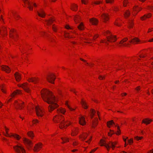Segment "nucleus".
Segmentation results:
<instances>
[{"instance_id": "obj_1", "label": "nucleus", "mask_w": 153, "mask_h": 153, "mask_svg": "<svg viewBox=\"0 0 153 153\" xmlns=\"http://www.w3.org/2000/svg\"><path fill=\"white\" fill-rule=\"evenodd\" d=\"M41 95L44 100L50 104L48 108L49 111H51L58 106L55 96L49 91L45 90L42 91Z\"/></svg>"}, {"instance_id": "obj_51", "label": "nucleus", "mask_w": 153, "mask_h": 153, "mask_svg": "<svg viewBox=\"0 0 153 153\" xmlns=\"http://www.w3.org/2000/svg\"><path fill=\"white\" fill-rule=\"evenodd\" d=\"M128 143L130 144H131L133 142V140L132 139H131L129 140L128 139Z\"/></svg>"}, {"instance_id": "obj_12", "label": "nucleus", "mask_w": 153, "mask_h": 153, "mask_svg": "<svg viewBox=\"0 0 153 153\" xmlns=\"http://www.w3.org/2000/svg\"><path fill=\"white\" fill-rule=\"evenodd\" d=\"M19 86L22 88L24 90L27 92L29 93L30 91L29 88L27 86V84L26 83H24L22 85H21Z\"/></svg>"}, {"instance_id": "obj_52", "label": "nucleus", "mask_w": 153, "mask_h": 153, "mask_svg": "<svg viewBox=\"0 0 153 153\" xmlns=\"http://www.w3.org/2000/svg\"><path fill=\"white\" fill-rule=\"evenodd\" d=\"M82 2L85 4H86L87 3V2H88V0H81Z\"/></svg>"}, {"instance_id": "obj_64", "label": "nucleus", "mask_w": 153, "mask_h": 153, "mask_svg": "<svg viewBox=\"0 0 153 153\" xmlns=\"http://www.w3.org/2000/svg\"><path fill=\"white\" fill-rule=\"evenodd\" d=\"M148 153H153V149L150 150V152H149Z\"/></svg>"}, {"instance_id": "obj_53", "label": "nucleus", "mask_w": 153, "mask_h": 153, "mask_svg": "<svg viewBox=\"0 0 153 153\" xmlns=\"http://www.w3.org/2000/svg\"><path fill=\"white\" fill-rule=\"evenodd\" d=\"M33 123L36 124V123H38L39 122V121L38 120L35 119L33 120Z\"/></svg>"}, {"instance_id": "obj_43", "label": "nucleus", "mask_w": 153, "mask_h": 153, "mask_svg": "<svg viewBox=\"0 0 153 153\" xmlns=\"http://www.w3.org/2000/svg\"><path fill=\"white\" fill-rule=\"evenodd\" d=\"M77 130L75 129L74 130L72 131V132L71 134L73 136H74L75 135H76L77 134Z\"/></svg>"}, {"instance_id": "obj_28", "label": "nucleus", "mask_w": 153, "mask_h": 153, "mask_svg": "<svg viewBox=\"0 0 153 153\" xmlns=\"http://www.w3.org/2000/svg\"><path fill=\"white\" fill-rule=\"evenodd\" d=\"M78 29L80 30H82L84 29V26L82 23H81L77 26Z\"/></svg>"}, {"instance_id": "obj_38", "label": "nucleus", "mask_w": 153, "mask_h": 153, "mask_svg": "<svg viewBox=\"0 0 153 153\" xmlns=\"http://www.w3.org/2000/svg\"><path fill=\"white\" fill-rule=\"evenodd\" d=\"M81 104L82 105L83 107L85 109H87L88 108L85 102L82 101L81 102Z\"/></svg>"}, {"instance_id": "obj_35", "label": "nucleus", "mask_w": 153, "mask_h": 153, "mask_svg": "<svg viewBox=\"0 0 153 153\" xmlns=\"http://www.w3.org/2000/svg\"><path fill=\"white\" fill-rule=\"evenodd\" d=\"M20 91L17 90L16 91H14L11 94V96L13 97L14 96L17 94H20Z\"/></svg>"}, {"instance_id": "obj_54", "label": "nucleus", "mask_w": 153, "mask_h": 153, "mask_svg": "<svg viewBox=\"0 0 153 153\" xmlns=\"http://www.w3.org/2000/svg\"><path fill=\"white\" fill-rule=\"evenodd\" d=\"M65 28L67 29H72V28H71L69 25H67L65 26Z\"/></svg>"}, {"instance_id": "obj_36", "label": "nucleus", "mask_w": 153, "mask_h": 153, "mask_svg": "<svg viewBox=\"0 0 153 153\" xmlns=\"http://www.w3.org/2000/svg\"><path fill=\"white\" fill-rule=\"evenodd\" d=\"M28 135L31 138H33L34 137V134L33 132L30 131L27 133Z\"/></svg>"}, {"instance_id": "obj_8", "label": "nucleus", "mask_w": 153, "mask_h": 153, "mask_svg": "<svg viewBox=\"0 0 153 153\" xmlns=\"http://www.w3.org/2000/svg\"><path fill=\"white\" fill-rule=\"evenodd\" d=\"M55 78V75L53 74H51L48 75L46 77V79L48 81L53 84L54 83V81Z\"/></svg>"}, {"instance_id": "obj_49", "label": "nucleus", "mask_w": 153, "mask_h": 153, "mask_svg": "<svg viewBox=\"0 0 153 153\" xmlns=\"http://www.w3.org/2000/svg\"><path fill=\"white\" fill-rule=\"evenodd\" d=\"M114 0H105L106 2L107 3H111L113 2Z\"/></svg>"}, {"instance_id": "obj_3", "label": "nucleus", "mask_w": 153, "mask_h": 153, "mask_svg": "<svg viewBox=\"0 0 153 153\" xmlns=\"http://www.w3.org/2000/svg\"><path fill=\"white\" fill-rule=\"evenodd\" d=\"M106 33L107 34H109V35L107 37V41H104L102 40L101 41V42H104L108 44L107 41L111 42L116 41L117 39L116 36L113 35L109 31H107Z\"/></svg>"}, {"instance_id": "obj_24", "label": "nucleus", "mask_w": 153, "mask_h": 153, "mask_svg": "<svg viewBox=\"0 0 153 153\" xmlns=\"http://www.w3.org/2000/svg\"><path fill=\"white\" fill-rule=\"evenodd\" d=\"M151 15V14L150 13H149L147 14H145L143 16L141 17V19L142 20H144L146 18H148L150 17Z\"/></svg>"}, {"instance_id": "obj_2", "label": "nucleus", "mask_w": 153, "mask_h": 153, "mask_svg": "<svg viewBox=\"0 0 153 153\" xmlns=\"http://www.w3.org/2000/svg\"><path fill=\"white\" fill-rule=\"evenodd\" d=\"M53 120L56 123H60L59 127L61 128H62L65 127L64 124V120L62 116L56 115L54 117Z\"/></svg>"}, {"instance_id": "obj_6", "label": "nucleus", "mask_w": 153, "mask_h": 153, "mask_svg": "<svg viewBox=\"0 0 153 153\" xmlns=\"http://www.w3.org/2000/svg\"><path fill=\"white\" fill-rule=\"evenodd\" d=\"M5 129L6 132V135L5 134L4 132H3L4 134L6 136L9 137H11V136L13 137H14L16 138L18 140H19L20 138V137L19 135L16 134H11L10 135L8 133V130H9V129L7 128L6 127H5Z\"/></svg>"}, {"instance_id": "obj_46", "label": "nucleus", "mask_w": 153, "mask_h": 153, "mask_svg": "<svg viewBox=\"0 0 153 153\" xmlns=\"http://www.w3.org/2000/svg\"><path fill=\"white\" fill-rule=\"evenodd\" d=\"M143 138V137H139L138 136H136L135 137V138L137 140H141Z\"/></svg>"}, {"instance_id": "obj_18", "label": "nucleus", "mask_w": 153, "mask_h": 153, "mask_svg": "<svg viewBox=\"0 0 153 153\" xmlns=\"http://www.w3.org/2000/svg\"><path fill=\"white\" fill-rule=\"evenodd\" d=\"M98 119L95 118L92 122V126L93 128L95 127L98 124Z\"/></svg>"}, {"instance_id": "obj_23", "label": "nucleus", "mask_w": 153, "mask_h": 153, "mask_svg": "<svg viewBox=\"0 0 153 153\" xmlns=\"http://www.w3.org/2000/svg\"><path fill=\"white\" fill-rule=\"evenodd\" d=\"M101 17L104 20V22H105L108 19V15L107 14H103L102 15Z\"/></svg>"}, {"instance_id": "obj_47", "label": "nucleus", "mask_w": 153, "mask_h": 153, "mask_svg": "<svg viewBox=\"0 0 153 153\" xmlns=\"http://www.w3.org/2000/svg\"><path fill=\"white\" fill-rule=\"evenodd\" d=\"M52 29L54 31L56 32V31L57 28L54 25H53L52 26Z\"/></svg>"}, {"instance_id": "obj_55", "label": "nucleus", "mask_w": 153, "mask_h": 153, "mask_svg": "<svg viewBox=\"0 0 153 153\" xmlns=\"http://www.w3.org/2000/svg\"><path fill=\"white\" fill-rule=\"evenodd\" d=\"M105 77V76H100L99 77V79H103Z\"/></svg>"}, {"instance_id": "obj_29", "label": "nucleus", "mask_w": 153, "mask_h": 153, "mask_svg": "<svg viewBox=\"0 0 153 153\" xmlns=\"http://www.w3.org/2000/svg\"><path fill=\"white\" fill-rule=\"evenodd\" d=\"M133 23L132 19H129L128 22V27L129 28L133 27Z\"/></svg>"}, {"instance_id": "obj_25", "label": "nucleus", "mask_w": 153, "mask_h": 153, "mask_svg": "<svg viewBox=\"0 0 153 153\" xmlns=\"http://www.w3.org/2000/svg\"><path fill=\"white\" fill-rule=\"evenodd\" d=\"M90 21L94 25H97L98 21V20L94 18L90 19Z\"/></svg>"}, {"instance_id": "obj_56", "label": "nucleus", "mask_w": 153, "mask_h": 153, "mask_svg": "<svg viewBox=\"0 0 153 153\" xmlns=\"http://www.w3.org/2000/svg\"><path fill=\"white\" fill-rule=\"evenodd\" d=\"M77 144V143L76 141H75L73 142V145L74 146L76 145Z\"/></svg>"}, {"instance_id": "obj_27", "label": "nucleus", "mask_w": 153, "mask_h": 153, "mask_svg": "<svg viewBox=\"0 0 153 153\" xmlns=\"http://www.w3.org/2000/svg\"><path fill=\"white\" fill-rule=\"evenodd\" d=\"M37 13L38 15L42 17H44L45 16V14L44 12L42 10L40 12L37 11Z\"/></svg>"}, {"instance_id": "obj_44", "label": "nucleus", "mask_w": 153, "mask_h": 153, "mask_svg": "<svg viewBox=\"0 0 153 153\" xmlns=\"http://www.w3.org/2000/svg\"><path fill=\"white\" fill-rule=\"evenodd\" d=\"M91 114L93 116H94V115L95 113V111L93 109H91Z\"/></svg>"}, {"instance_id": "obj_31", "label": "nucleus", "mask_w": 153, "mask_h": 153, "mask_svg": "<svg viewBox=\"0 0 153 153\" xmlns=\"http://www.w3.org/2000/svg\"><path fill=\"white\" fill-rule=\"evenodd\" d=\"M142 9L140 7H139L137 5L135 6L134 7L133 10L134 11L138 12L140 10Z\"/></svg>"}, {"instance_id": "obj_61", "label": "nucleus", "mask_w": 153, "mask_h": 153, "mask_svg": "<svg viewBox=\"0 0 153 153\" xmlns=\"http://www.w3.org/2000/svg\"><path fill=\"white\" fill-rule=\"evenodd\" d=\"M115 25L117 26H120V25L119 24L118 22H115Z\"/></svg>"}, {"instance_id": "obj_16", "label": "nucleus", "mask_w": 153, "mask_h": 153, "mask_svg": "<svg viewBox=\"0 0 153 153\" xmlns=\"http://www.w3.org/2000/svg\"><path fill=\"white\" fill-rule=\"evenodd\" d=\"M79 122L80 124L82 126L84 125L85 124L86 122L84 117L82 116L79 117Z\"/></svg>"}, {"instance_id": "obj_39", "label": "nucleus", "mask_w": 153, "mask_h": 153, "mask_svg": "<svg viewBox=\"0 0 153 153\" xmlns=\"http://www.w3.org/2000/svg\"><path fill=\"white\" fill-rule=\"evenodd\" d=\"M58 112L61 113L63 114H64L65 111V110L63 108H60L58 110Z\"/></svg>"}, {"instance_id": "obj_11", "label": "nucleus", "mask_w": 153, "mask_h": 153, "mask_svg": "<svg viewBox=\"0 0 153 153\" xmlns=\"http://www.w3.org/2000/svg\"><path fill=\"white\" fill-rule=\"evenodd\" d=\"M23 141L25 144L28 146L27 147V148L28 150H30L31 147L30 145L32 143L31 141L26 138H24Z\"/></svg>"}, {"instance_id": "obj_4", "label": "nucleus", "mask_w": 153, "mask_h": 153, "mask_svg": "<svg viewBox=\"0 0 153 153\" xmlns=\"http://www.w3.org/2000/svg\"><path fill=\"white\" fill-rule=\"evenodd\" d=\"M100 144H101V146H104L107 149L108 151L109 150V148L111 147L113 149H114L115 147L114 145V144L113 142H110L109 144H107L106 143L105 141L102 139H101L100 141Z\"/></svg>"}, {"instance_id": "obj_33", "label": "nucleus", "mask_w": 153, "mask_h": 153, "mask_svg": "<svg viewBox=\"0 0 153 153\" xmlns=\"http://www.w3.org/2000/svg\"><path fill=\"white\" fill-rule=\"evenodd\" d=\"M54 21V20L53 18H51L48 20H46L45 22L48 25H49L51 24Z\"/></svg>"}, {"instance_id": "obj_26", "label": "nucleus", "mask_w": 153, "mask_h": 153, "mask_svg": "<svg viewBox=\"0 0 153 153\" xmlns=\"http://www.w3.org/2000/svg\"><path fill=\"white\" fill-rule=\"evenodd\" d=\"M152 121V120L151 119H149L148 118H146L142 120V123H145L146 124H149Z\"/></svg>"}, {"instance_id": "obj_5", "label": "nucleus", "mask_w": 153, "mask_h": 153, "mask_svg": "<svg viewBox=\"0 0 153 153\" xmlns=\"http://www.w3.org/2000/svg\"><path fill=\"white\" fill-rule=\"evenodd\" d=\"M13 148L15 151L17 153H21V151L22 153H26L25 149L22 146L16 145L14 146Z\"/></svg>"}, {"instance_id": "obj_50", "label": "nucleus", "mask_w": 153, "mask_h": 153, "mask_svg": "<svg viewBox=\"0 0 153 153\" xmlns=\"http://www.w3.org/2000/svg\"><path fill=\"white\" fill-rule=\"evenodd\" d=\"M110 131L111 132H112V133H108V135L109 136H111L112 134H114L115 133H114V132L112 131V130H110Z\"/></svg>"}, {"instance_id": "obj_17", "label": "nucleus", "mask_w": 153, "mask_h": 153, "mask_svg": "<svg viewBox=\"0 0 153 153\" xmlns=\"http://www.w3.org/2000/svg\"><path fill=\"white\" fill-rule=\"evenodd\" d=\"M128 38H124L120 42V46H126L127 45H128V44H126V43H124V42L128 40Z\"/></svg>"}, {"instance_id": "obj_15", "label": "nucleus", "mask_w": 153, "mask_h": 153, "mask_svg": "<svg viewBox=\"0 0 153 153\" xmlns=\"http://www.w3.org/2000/svg\"><path fill=\"white\" fill-rule=\"evenodd\" d=\"M39 80V79L38 78L34 77L29 78L28 81L29 82H31L34 83H36L38 82Z\"/></svg>"}, {"instance_id": "obj_42", "label": "nucleus", "mask_w": 153, "mask_h": 153, "mask_svg": "<svg viewBox=\"0 0 153 153\" xmlns=\"http://www.w3.org/2000/svg\"><path fill=\"white\" fill-rule=\"evenodd\" d=\"M65 37L68 38H70L72 37V36L69 35V33H65Z\"/></svg>"}, {"instance_id": "obj_30", "label": "nucleus", "mask_w": 153, "mask_h": 153, "mask_svg": "<svg viewBox=\"0 0 153 153\" xmlns=\"http://www.w3.org/2000/svg\"><path fill=\"white\" fill-rule=\"evenodd\" d=\"M87 134L84 133L83 134L82 136H80L79 137L83 141L87 138Z\"/></svg>"}, {"instance_id": "obj_58", "label": "nucleus", "mask_w": 153, "mask_h": 153, "mask_svg": "<svg viewBox=\"0 0 153 153\" xmlns=\"http://www.w3.org/2000/svg\"><path fill=\"white\" fill-rule=\"evenodd\" d=\"M68 108H69L70 109V110L71 111H73L74 110V109L70 107L68 105Z\"/></svg>"}, {"instance_id": "obj_45", "label": "nucleus", "mask_w": 153, "mask_h": 153, "mask_svg": "<svg viewBox=\"0 0 153 153\" xmlns=\"http://www.w3.org/2000/svg\"><path fill=\"white\" fill-rule=\"evenodd\" d=\"M1 91H2V92H3L4 93H6V92L5 91L4 89V87L3 85H1Z\"/></svg>"}, {"instance_id": "obj_60", "label": "nucleus", "mask_w": 153, "mask_h": 153, "mask_svg": "<svg viewBox=\"0 0 153 153\" xmlns=\"http://www.w3.org/2000/svg\"><path fill=\"white\" fill-rule=\"evenodd\" d=\"M71 91L73 92L74 93H75L76 94V91L74 90V89H71Z\"/></svg>"}, {"instance_id": "obj_37", "label": "nucleus", "mask_w": 153, "mask_h": 153, "mask_svg": "<svg viewBox=\"0 0 153 153\" xmlns=\"http://www.w3.org/2000/svg\"><path fill=\"white\" fill-rule=\"evenodd\" d=\"M130 12L128 10H127L126 12H124V15L125 18H127L130 15Z\"/></svg>"}, {"instance_id": "obj_7", "label": "nucleus", "mask_w": 153, "mask_h": 153, "mask_svg": "<svg viewBox=\"0 0 153 153\" xmlns=\"http://www.w3.org/2000/svg\"><path fill=\"white\" fill-rule=\"evenodd\" d=\"M35 110L36 114L39 117H41L43 115V112L42 109L39 106L35 107Z\"/></svg>"}, {"instance_id": "obj_14", "label": "nucleus", "mask_w": 153, "mask_h": 153, "mask_svg": "<svg viewBox=\"0 0 153 153\" xmlns=\"http://www.w3.org/2000/svg\"><path fill=\"white\" fill-rule=\"evenodd\" d=\"M42 147V143H39L36 144L34 147L33 150L34 152H37L38 151L39 149L41 148Z\"/></svg>"}, {"instance_id": "obj_41", "label": "nucleus", "mask_w": 153, "mask_h": 153, "mask_svg": "<svg viewBox=\"0 0 153 153\" xmlns=\"http://www.w3.org/2000/svg\"><path fill=\"white\" fill-rule=\"evenodd\" d=\"M80 18L79 17V16L75 17V22L76 23H77V21H80Z\"/></svg>"}, {"instance_id": "obj_20", "label": "nucleus", "mask_w": 153, "mask_h": 153, "mask_svg": "<svg viewBox=\"0 0 153 153\" xmlns=\"http://www.w3.org/2000/svg\"><path fill=\"white\" fill-rule=\"evenodd\" d=\"M14 31L15 30H12L10 31V37L13 39L14 40H15L16 37V36H17L16 34L13 33H14Z\"/></svg>"}, {"instance_id": "obj_40", "label": "nucleus", "mask_w": 153, "mask_h": 153, "mask_svg": "<svg viewBox=\"0 0 153 153\" xmlns=\"http://www.w3.org/2000/svg\"><path fill=\"white\" fill-rule=\"evenodd\" d=\"M61 139L63 140L62 143H64L66 142H68L69 141L68 138L66 137H65L64 138L63 137H62Z\"/></svg>"}, {"instance_id": "obj_10", "label": "nucleus", "mask_w": 153, "mask_h": 153, "mask_svg": "<svg viewBox=\"0 0 153 153\" xmlns=\"http://www.w3.org/2000/svg\"><path fill=\"white\" fill-rule=\"evenodd\" d=\"M113 124H114L115 126L117 127V131L116 133V134H119L120 133V131L119 129V127L118 126L117 124L115 125V123L113 122L112 120H111L108 122L107 123V126L108 127L110 128V125H112Z\"/></svg>"}, {"instance_id": "obj_57", "label": "nucleus", "mask_w": 153, "mask_h": 153, "mask_svg": "<svg viewBox=\"0 0 153 153\" xmlns=\"http://www.w3.org/2000/svg\"><path fill=\"white\" fill-rule=\"evenodd\" d=\"M102 2H100V1H97V2H95L94 3L96 4H100V3H102Z\"/></svg>"}, {"instance_id": "obj_9", "label": "nucleus", "mask_w": 153, "mask_h": 153, "mask_svg": "<svg viewBox=\"0 0 153 153\" xmlns=\"http://www.w3.org/2000/svg\"><path fill=\"white\" fill-rule=\"evenodd\" d=\"M21 102H18L17 101H15V108L16 109H21L23 107V105L24 102H23L21 101Z\"/></svg>"}, {"instance_id": "obj_34", "label": "nucleus", "mask_w": 153, "mask_h": 153, "mask_svg": "<svg viewBox=\"0 0 153 153\" xmlns=\"http://www.w3.org/2000/svg\"><path fill=\"white\" fill-rule=\"evenodd\" d=\"M77 6L76 4H73L72 5L71 7V10L74 11H76L77 9Z\"/></svg>"}, {"instance_id": "obj_48", "label": "nucleus", "mask_w": 153, "mask_h": 153, "mask_svg": "<svg viewBox=\"0 0 153 153\" xmlns=\"http://www.w3.org/2000/svg\"><path fill=\"white\" fill-rule=\"evenodd\" d=\"M128 3L127 0H124L123 1V6H126L127 3Z\"/></svg>"}, {"instance_id": "obj_63", "label": "nucleus", "mask_w": 153, "mask_h": 153, "mask_svg": "<svg viewBox=\"0 0 153 153\" xmlns=\"http://www.w3.org/2000/svg\"><path fill=\"white\" fill-rule=\"evenodd\" d=\"M97 149H94L92 151H91L90 153H92V152H94V151H96V150Z\"/></svg>"}, {"instance_id": "obj_62", "label": "nucleus", "mask_w": 153, "mask_h": 153, "mask_svg": "<svg viewBox=\"0 0 153 153\" xmlns=\"http://www.w3.org/2000/svg\"><path fill=\"white\" fill-rule=\"evenodd\" d=\"M19 16L18 15H16V16H15V18L16 19H18V17H19Z\"/></svg>"}, {"instance_id": "obj_21", "label": "nucleus", "mask_w": 153, "mask_h": 153, "mask_svg": "<svg viewBox=\"0 0 153 153\" xmlns=\"http://www.w3.org/2000/svg\"><path fill=\"white\" fill-rule=\"evenodd\" d=\"M2 69L3 71H5L7 73H9L10 71V68L7 66H4L2 67Z\"/></svg>"}, {"instance_id": "obj_59", "label": "nucleus", "mask_w": 153, "mask_h": 153, "mask_svg": "<svg viewBox=\"0 0 153 153\" xmlns=\"http://www.w3.org/2000/svg\"><path fill=\"white\" fill-rule=\"evenodd\" d=\"M98 37V36L97 35H95L94 36V39H96Z\"/></svg>"}, {"instance_id": "obj_32", "label": "nucleus", "mask_w": 153, "mask_h": 153, "mask_svg": "<svg viewBox=\"0 0 153 153\" xmlns=\"http://www.w3.org/2000/svg\"><path fill=\"white\" fill-rule=\"evenodd\" d=\"M0 34L1 35H6L7 32L6 31V29L5 28H3L1 31H0Z\"/></svg>"}, {"instance_id": "obj_22", "label": "nucleus", "mask_w": 153, "mask_h": 153, "mask_svg": "<svg viewBox=\"0 0 153 153\" xmlns=\"http://www.w3.org/2000/svg\"><path fill=\"white\" fill-rule=\"evenodd\" d=\"M15 78L17 81H19L21 79V75L18 72H16L15 74Z\"/></svg>"}, {"instance_id": "obj_13", "label": "nucleus", "mask_w": 153, "mask_h": 153, "mask_svg": "<svg viewBox=\"0 0 153 153\" xmlns=\"http://www.w3.org/2000/svg\"><path fill=\"white\" fill-rule=\"evenodd\" d=\"M26 4H27L28 5V8H29L30 10H32L33 7L32 6V4L30 3V2L28 0H22Z\"/></svg>"}, {"instance_id": "obj_19", "label": "nucleus", "mask_w": 153, "mask_h": 153, "mask_svg": "<svg viewBox=\"0 0 153 153\" xmlns=\"http://www.w3.org/2000/svg\"><path fill=\"white\" fill-rule=\"evenodd\" d=\"M140 41V40L137 38L135 37L133 39H131V40L129 41L130 43H132L133 44H136L137 42Z\"/></svg>"}]
</instances>
